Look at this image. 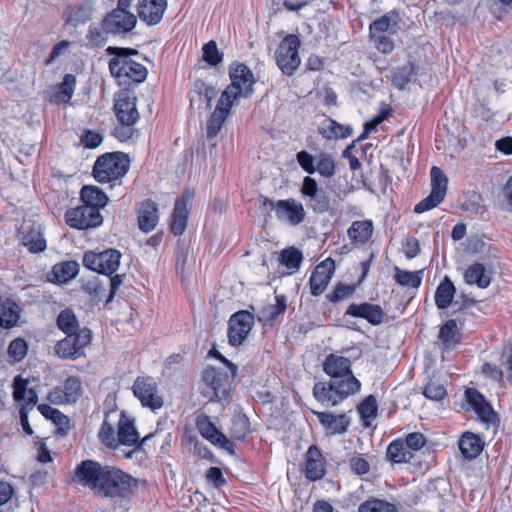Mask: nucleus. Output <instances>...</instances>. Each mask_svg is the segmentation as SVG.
Segmentation results:
<instances>
[{
    "mask_svg": "<svg viewBox=\"0 0 512 512\" xmlns=\"http://www.w3.org/2000/svg\"><path fill=\"white\" fill-rule=\"evenodd\" d=\"M387 457L394 463H404L412 458V452L401 440H395L387 448Z\"/></svg>",
    "mask_w": 512,
    "mask_h": 512,
    "instance_id": "obj_41",
    "label": "nucleus"
},
{
    "mask_svg": "<svg viewBox=\"0 0 512 512\" xmlns=\"http://www.w3.org/2000/svg\"><path fill=\"white\" fill-rule=\"evenodd\" d=\"M231 84L220 96L232 105L239 98H246L252 92L254 78L251 70L244 64H239L230 70Z\"/></svg>",
    "mask_w": 512,
    "mask_h": 512,
    "instance_id": "obj_6",
    "label": "nucleus"
},
{
    "mask_svg": "<svg viewBox=\"0 0 512 512\" xmlns=\"http://www.w3.org/2000/svg\"><path fill=\"white\" fill-rule=\"evenodd\" d=\"M373 230L374 226L371 220H358L351 224L347 230V235L351 243L365 244L371 238Z\"/></svg>",
    "mask_w": 512,
    "mask_h": 512,
    "instance_id": "obj_32",
    "label": "nucleus"
},
{
    "mask_svg": "<svg viewBox=\"0 0 512 512\" xmlns=\"http://www.w3.org/2000/svg\"><path fill=\"white\" fill-rule=\"evenodd\" d=\"M465 282L469 285H477L479 288H487L491 283V277L481 263L470 265L464 274Z\"/></svg>",
    "mask_w": 512,
    "mask_h": 512,
    "instance_id": "obj_34",
    "label": "nucleus"
},
{
    "mask_svg": "<svg viewBox=\"0 0 512 512\" xmlns=\"http://www.w3.org/2000/svg\"><path fill=\"white\" fill-rule=\"evenodd\" d=\"M299 165L309 174H313L316 171L314 166V158L307 151H300L296 155Z\"/></svg>",
    "mask_w": 512,
    "mask_h": 512,
    "instance_id": "obj_60",
    "label": "nucleus"
},
{
    "mask_svg": "<svg viewBox=\"0 0 512 512\" xmlns=\"http://www.w3.org/2000/svg\"><path fill=\"white\" fill-rule=\"evenodd\" d=\"M76 86V77L72 74H66L63 81L57 86L58 91L55 98L58 102L67 103L72 98Z\"/></svg>",
    "mask_w": 512,
    "mask_h": 512,
    "instance_id": "obj_43",
    "label": "nucleus"
},
{
    "mask_svg": "<svg viewBox=\"0 0 512 512\" xmlns=\"http://www.w3.org/2000/svg\"><path fill=\"white\" fill-rule=\"evenodd\" d=\"M100 441L109 448H116L118 446V439L115 436L114 429L107 420H104L99 431Z\"/></svg>",
    "mask_w": 512,
    "mask_h": 512,
    "instance_id": "obj_49",
    "label": "nucleus"
},
{
    "mask_svg": "<svg viewBox=\"0 0 512 512\" xmlns=\"http://www.w3.org/2000/svg\"><path fill=\"white\" fill-rule=\"evenodd\" d=\"M300 45V39L294 34H289L280 41L275 51V60L283 74L292 76L299 68L301 64Z\"/></svg>",
    "mask_w": 512,
    "mask_h": 512,
    "instance_id": "obj_5",
    "label": "nucleus"
},
{
    "mask_svg": "<svg viewBox=\"0 0 512 512\" xmlns=\"http://www.w3.org/2000/svg\"><path fill=\"white\" fill-rule=\"evenodd\" d=\"M129 158L122 152L104 154L96 160L93 176L99 183H117L128 172Z\"/></svg>",
    "mask_w": 512,
    "mask_h": 512,
    "instance_id": "obj_4",
    "label": "nucleus"
},
{
    "mask_svg": "<svg viewBox=\"0 0 512 512\" xmlns=\"http://www.w3.org/2000/svg\"><path fill=\"white\" fill-rule=\"evenodd\" d=\"M345 315L363 318L372 325L381 324L385 316L383 309L379 305L367 302L360 304H350L345 312Z\"/></svg>",
    "mask_w": 512,
    "mask_h": 512,
    "instance_id": "obj_23",
    "label": "nucleus"
},
{
    "mask_svg": "<svg viewBox=\"0 0 512 512\" xmlns=\"http://www.w3.org/2000/svg\"><path fill=\"white\" fill-rule=\"evenodd\" d=\"M254 326V316L252 313L241 310L234 313L229 320L228 327V342L230 345L237 347L240 346L251 329Z\"/></svg>",
    "mask_w": 512,
    "mask_h": 512,
    "instance_id": "obj_14",
    "label": "nucleus"
},
{
    "mask_svg": "<svg viewBox=\"0 0 512 512\" xmlns=\"http://www.w3.org/2000/svg\"><path fill=\"white\" fill-rule=\"evenodd\" d=\"M232 104L220 97L217 106L207 122V137L214 138L220 131Z\"/></svg>",
    "mask_w": 512,
    "mask_h": 512,
    "instance_id": "obj_29",
    "label": "nucleus"
},
{
    "mask_svg": "<svg viewBox=\"0 0 512 512\" xmlns=\"http://www.w3.org/2000/svg\"><path fill=\"white\" fill-rule=\"evenodd\" d=\"M124 274H116L112 277L106 278L105 281L99 278H94L85 285V290L95 297H103L108 292L106 303H109L114 298L117 290L123 284Z\"/></svg>",
    "mask_w": 512,
    "mask_h": 512,
    "instance_id": "obj_19",
    "label": "nucleus"
},
{
    "mask_svg": "<svg viewBox=\"0 0 512 512\" xmlns=\"http://www.w3.org/2000/svg\"><path fill=\"white\" fill-rule=\"evenodd\" d=\"M462 456L467 460L475 459L484 448L483 439L472 432H465L458 441Z\"/></svg>",
    "mask_w": 512,
    "mask_h": 512,
    "instance_id": "obj_28",
    "label": "nucleus"
},
{
    "mask_svg": "<svg viewBox=\"0 0 512 512\" xmlns=\"http://www.w3.org/2000/svg\"><path fill=\"white\" fill-rule=\"evenodd\" d=\"M137 23V17L130 11L113 9L104 19V30L111 34H125L130 32Z\"/></svg>",
    "mask_w": 512,
    "mask_h": 512,
    "instance_id": "obj_17",
    "label": "nucleus"
},
{
    "mask_svg": "<svg viewBox=\"0 0 512 512\" xmlns=\"http://www.w3.org/2000/svg\"><path fill=\"white\" fill-rule=\"evenodd\" d=\"M316 213H323L329 208V200L323 192L315 194V196L309 197L307 204Z\"/></svg>",
    "mask_w": 512,
    "mask_h": 512,
    "instance_id": "obj_55",
    "label": "nucleus"
},
{
    "mask_svg": "<svg viewBox=\"0 0 512 512\" xmlns=\"http://www.w3.org/2000/svg\"><path fill=\"white\" fill-rule=\"evenodd\" d=\"M404 444L410 451L419 450L425 445V437L421 433H411Z\"/></svg>",
    "mask_w": 512,
    "mask_h": 512,
    "instance_id": "obj_64",
    "label": "nucleus"
},
{
    "mask_svg": "<svg viewBox=\"0 0 512 512\" xmlns=\"http://www.w3.org/2000/svg\"><path fill=\"white\" fill-rule=\"evenodd\" d=\"M371 39L373 40L375 47L384 54H388L394 49L392 40L385 34L371 37Z\"/></svg>",
    "mask_w": 512,
    "mask_h": 512,
    "instance_id": "obj_62",
    "label": "nucleus"
},
{
    "mask_svg": "<svg viewBox=\"0 0 512 512\" xmlns=\"http://www.w3.org/2000/svg\"><path fill=\"white\" fill-rule=\"evenodd\" d=\"M455 286L453 282L445 276L443 281L438 285L435 293V304L439 309H446L452 303Z\"/></svg>",
    "mask_w": 512,
    "mask_h": 512,
    "instance_id": "obj_36",
    "label": "nucleus"
},
{
    "mask_svg": "<svg viewBox=\"0 0 512 512\" xmlns=\"http://www.w3.org/2000/svg\"><path fill=\"white\" fill-rule=\"evenodd\" d=\"M438 338L445 349H451L455 347L458 343L456 321L451 319L448 320L443 326H441Z\"/></svg>",
    "mask_w": 512,
    "mask_h": 512,
    "instance_id": "obj_40",
    "label": "nucleus"
},
{
    "mask_svg": "<svg viewBox=\"0 0 512 512\" xmlns=\"http://www.w3.org/2000/svg\"><path fill=\"white\" fill-rule=\"evenodd\" d=\"M315 168L324 177H331L334 175L335 163L332 156L328 154H321Z\"/></svg>",
    "mask_w": 512,
    "mask_h": 512,
    "instance_id": "obj_53",
    "label": "nucleus"
},
{
    "mask_svg": "<svg viewBox=\"0 0 512 512\" xmlns=\"http://www.w3.org/2000/svg\"><path fill=\"white\" fill-rule=\"evenodd\" d=\"M52 422L56 426L57 434L61 436H65L68 434L70 430V420L66 415L59 411L58 415L54 417Z\"/></svg>",
    "mask_w": 512,
    "mask_h": 512,
    "instance_id": "obj_63",
    "label": "nucleus"
},
{
    "mask_svg": "<svg viewBox=\"0 0 512 512\" xmlns=\"http://www.w3.org/2000/svg\"><path fill=\"white\" fill-rule=\"evenodd\" d=\"M19 234L22 245L30 252L38 253L45 250L46 241L39 225L24 222L19 229Z\"/></svg>",
    "mask_w": 512,
    "mask_h": 512,
    "instance_id": "obj_22",
    "label": "nucleus"
},
{
    "mask_svg": "<svg viewBox=\"0 0 512 512\" xmlns=\"http://www.w3.org/2000/svg\"><path fill=\"white\" fill-rule=\"evenodd\" d=\"M390 22L387 15L373 21L370 25V37L384 35L390 28Z\"/></svg>",
    "mask_w": 512,
    "mask_h": 512,
    "instance_id": "obj_58",
    "label": "nucleus"
},
{
    "mask_svg": "<svg viewBox=\"0 0 512 512\" xmlns=\"http://www.w3.org/2000/svg\"><path fill=\"white\" fill-rule=\"evenodd\" d=\"M196 428L200 435L212 445L234 454L233 443L215 426L210 416L199 415L196 419Z\"/></svg>",
    "mask_w": 512,
    "mask_h": 512,
    "instance_id": "obj_15",
    "label": "nucleus"
},
{
    "mask_svg": "<svg viewBox=\"0 0 512 512\" xmlns=\"http://www.w3.org/2000/svg\"><path fill=\"white\" fill-rule=\"evenodd\" d=\"M354 290L355 288L352 285L339 284L327 297L331 302H338L350 297L354 293Z\"/></svg>",
    "mask_w": 512,
    "mask_h": 512,
    "instance_id": "obj_57",
    "label": "nucleus"
},
{
    "mask_svg": "<svg viewBox=\"0 0 512 512\" xmlns=\"http://www.w3.org/2000/svg\"><path fill=\"white\" fill-rule=\"evenodd\" d=\"M66 223L79 230L96 228L103 222V216L96 208L81 205L76 208L69 209L65 213Z\"/></svg>",
    "mask_w": 512,
    "mask_h": 512,
    "instance_id": "obj_13",
    "label": "nucleus"
},
{
    "mask_svg": "<svg viewBox=\"0 0 512 512\" xmlns=\"http://www.w3.org/2000/svg\"><path fill=\"white\" fill-rule=\"evenodd\" d=\"M431 175V193L429 196L421 200L415 207V213H423L437 207L445 198L447 191L448 179L443 171L433 166L430 171Z\"/></svg>",
    "mask_w": 512,
    "mask_h": 512,
    "instance_id": "obj_11",
    "label": "nucleus"
},
{
    "mask_svg": "<svg viewBox=\"0 0 512 512\" xmlns=\"http://www.w3.org/2000/svg\"><path fill=\"white\" fill-rule=\"evenodd\" d=\"M203 60L212 66H216L222 61V54L219 52L215 41L211 40L203 48Z\"/></svg>",
    "mask_w": 512,
    "mask_h": 512,
    "instance_id": "obj_50",
    "label": "nucleus"
},
{
    "mask_svg": "<svg viewBox=\"0 0 512 512\" xmlns=\"http://www.w3.org/2000/svg\"><path fill=\"white\" fill-rule=\"evenodd\" d=\"M28 381L20 375L16 376L13 381V398L15 401H24L27 395Z\"/></svg>",
    "mask_w": 512,
    "mask_h": 512,
    "instance_id": "obj_59",
    "label": "nucleus"
},
{
    "mask_svg": "<svg viewBox=\"0 0 512 512\" xmlns=\"http://www.w3.org/2000/svg\"><path fill=\"white\" fill-rule=\"evenodd\" d=\"M313 413L317 416L319 422L333 433H344L347 430L349 420L344 414L334 415L328 412L317 411Z\"/></svg>",
    "mask_w": 512,
    "mask_h": 512,
    "instance_id": "obj_35",
    "label": "nucleus"
},
{
    "mask_svg": "<svg viewBox=\"0 0 512 512\" xmlns=\"http://www.w3.org/2000/svg\"><path fill=\"white\" fill-rule=\"evenodd\" d=\"M82 394V383L79 377L69 376L62 386L52 389L47 399L55 405L75 403Z\"/></svg>",
    "mask_w": 512,
    "mask_h": 512,
    "instance_id": "obj_16",
    "label": "nucleus"
},
{
    "mask_svg": "<svg viewBox=\"0 0 512 512\" xmlns=\"http://www.w3.org/2000/svg\"><path fill=\"white\" fill-rule=\"evenodd\" d=\"M465 399L481 421L485 423H492L495 421L496 413L477 389L468 388L465 391Z\"/></svg>",
    "mask_w": 512,
    "mask_h": 512,
    "instance_id": "obj_21",
    "label": "nucleus"
},
{
    "mask_svg": "<svg viewBox=\"0 0 512 512\" xmlns=\"http://www.w3.org/2000/svg\"><path fill=\"white\" fill-rule=\"evenodd\" d=\"M137 220L139 229L148 233L156 227L159 216L158 208L155 202L146 200L137 206Z\"/></svg>",
    "mask_w": 512,
    "mask_h": 512,
    "instance_id": "obj_26",
    "label": "nucleus"
},
{
    "mask_svg": "<svg viewBox=\"0 0 512 512\" xmlns=\"http://www.w3.org/2000/svg\"><path fill=\"white\" fill-rule=\"evenodd\" d=\"M114 111L118 121L127 127L133 126L139 118L135 97H119L115 102Z\"/></svg>",
    "mask_w": 512,
    "mask_h": 512,
    "instance_id": "obj_24",
    "label": "nucleus"
},
{
    "mask_svg": "<svg viewBox=\"0 0 512 512\" xmlns=\"http://www.w3.org/2000/svg\"><path fill=\"white\" fill-rule=\"evenodd\" d=\"M260 199L263 207L269 206L271 210L275 211L279 221L297 226L303 222L305 218L303 205L293 198L273 201L268 197L261 196Z\"/></svg>",
    "mask_w": 512,
    "mask_h": 512,
    "instance_id": "obj_9",
    "label": "nucleus"
},
{
    "mask_svg": "<svg viewBox=\"0 0 512 512\" xmlns=\"http://www.w3.org/2000/svg\"><path fill=\"white\" fill-rule=\"evenodd\" d=\"M79 272V265L76 261L58 263L53 267V274L57 281L67 282L74 278Z\"/></svg>",
    "mask_w": 512,
    "mask_h": 512,
    "instance_id": "obj_42",
    "label": "nucleus"
},
{
    "mask_svg": "<svg viewBox=\"0 0 512 512\" xmlns=\"http://www.w3.org/2000/svg\"><path fill=\"white\" fill-rule=\"evenodd\" d=\"M80 198L84 205L96 208L98 211L104 208L109 201L107 195L99 187L93 185L83 186Z\"/></svg>",
    "mask_w": 512,
    "mask_h": 512,
    "instance_id": "obj_33",
    "label": "nucleus"
},
{
    "mask_svg": "<svg viewBox=\"0 0 512 512\" xmlns=\"http://www.w3.org/2000/svg\"><path fill=\"white\" fill-rule=\"evenodd\" d=\"M90 329L82 328L78 333L66 335L54 346L55 354L61 359L75 360L85 355L84 349L91 343Z\"/></svg>",
    "mask_w": 512,
    "mask_h": 512,
    "instance_id": "obj_7",
    "label": "nucleus"
},
{
    "mask_svg": "<svg viewBox=\"0 0 512 512\" xmlns=\"http://www.w3.org/2000/svg\"><path fill=\"white\" fill-rule=\"evenodd\" d=\"M249 432V422L245 416H236L232 421L231 435L232 437L240 440L243 439Z\"/></svg>",
    "mask_w": 512,
    "mask_h": 512,
    "instance_id": "obj_52",
    "label": "nucleus"
},
{
    "mask_svg": "<svg viewBox=\"0 0 512 512\" xmlns=\"http://www.w3.org/2000/svg\"><path fill=\"white\" fill-rule=\"evenodd\" d=\"M9 355L15 360H22L27 353V344L22 339H14L8 347Z\"/></svg>",
    "mask_w": 512,
    "mask_h": 512,
    "instance_id": "obj_56",
    "label": "nucleus"
},
{
    "mask_svg": "<svg viewBox=\"0 0 512 512\" xmlns=\"http://www.w3.org/2000/svg\"><path fill=\"white\" fill-rule=\"evenodd\" d=\"M56 324L66 335L75 334L81 330L79 321L71 308H66L58 314Z\"/></svg>",
    "mask_w": 512,
    "mask_h": 512,
    "instance_id": "obj_37",
    "label": "nucleus"
},
{
    "mask_svg": "<svg viewBox=\"0 0 512 512\" xmlns=\"http://www.w3.org/2000/svg\"><path fill=\"white\" fill-rule=\"evenodd\" d=\"M276 303L265 306L262 310L261 319L265 321H272L280 314L284 313L286 309V298L283 295L275 297Z\"/></svg>",
    "mask_w": 512,
    "mask_h": 512,
    "instance_id": "obj_44",
    "label": "nucleus"
},
{
    "mask_svg": "<svg viewBox=\"0 0 512 512\" xmlns=\"http://www.w3.org/2000/svg\"><path fill=\"white\" fill-rule=\"evenodd\" d=\"M280 261L288 269L298 270L302 261V253L294 248L284 249L280 254Z\"/></svg>",
    "mask_w": 512,
    "mask_h": 512,
    "instance_id": "obj_46",
    "label": "nucleus"
},
{
    "mask_svg": "<svg viewBox=\"0 0 512 512\" xmlns=\"http://www.w3.org/2000/svg\"><path fill=\"white\" fill-rule=\"evenodd\" d=\"M394 270V279L399 285L412 288H418L421 285L423 270L412 272L401 270L398 267H395Z\"/></svg>",
    "mask_w": 512,
    "mask_h": 512,
    "instance_id": "obj_39",
    "label": "nucleus"
},
{
    "mask_svg": "<svg viewBox=\"0 0 512 512\" xmlns=\"http://www.w3.org/2000/svg\"><path fill=\"white\" fill-rule=\"evenodd\" d=\"M20 308L12 300L0 296V327L9 329L18 323Z\"/></svg>",
    "mask_w": 512,
    "mask_h": 512,
    "instance_id": "obj_31",
    "label": "nucleus"
},
{
    "mask_svg": "<svg viewBox=\"0 0 512 512\" xmlns=\"http://www.w3.org/2000/svg\"><path fill=\"white\" fill-rule=\"evenodd\" d=\"M107 34L111 33L104 30L103 23L101 25H91L86 38L92 46L101 47L107 41Z\"/></svg>",
    "mask_w": 512,
    "mask_h": 512,
    "instance_id": "obj_47",
    "label": "nucleus"
},
{
    "mask_svg": "<svg viewBox=\"0 0 512 512\" xmlns=\"http://www.w3.org/2000/svg\"><path fill=\"white\" fill-rule=\"evenodd\" d=\"M72 480L97 496L111 499H127L138 489V480L130 474L94 460L78 464Z\"/></svg>",
    "mask_w": 512,
    "mask_h": 512,
    "instance_id": "obj_1",
    "label": "nucleus"
},
{
    "mask_svg": "<svg viewBox=\"0 0 512 512\" xmlns=\"http://www.w3.org/2000/svg\"><path fill=\"white\" fill-rule=\"evenodd\" d=\"M106 53L113 57L109 60L108 67L111 75L121 84L129 81L141 83L147 77V69L144 65L134 60L139 52L132 48L109 46Z\"/></svg>",
    "mask_w": 512,
    "mask_h": 512,
    "instance_id": "obj_3",
    "label": "nucleus"
},
{
    "mask_svg": "<svg viewBox=\"0 0 512 512\" xmlns=\"http://www.w3.org/2000/svg\"><path fill=\"white\" fill-rule=\"evenodd\" d=\"M393 510V504L379 499H370L358 508V512H388Z\"/></svg>",
    "mask_w": 512,
    "mask_h": 512,
    "instance_id": "obj_48",
    "label": "nucleus"
},
{
    "mask_svg": "<svg viewBox=\"0 0 512 512\" xmlns=\"http://www.w3.org/2000/svg\"><path fill=\"white\" fill-rule=\"evenodd\" d=\"M134 396L140 401L143 407H147L152 411L163 407L164 401L159 394L158 386L154 378L150 376H138L134 381Z\"/></svg>",
    "mask_w": 512,
    "mask_h": 512,
    "instance_id": "obj_12",
    "label": "nucleus"
},
{
    "mask_svg": "<svg viewBox=\"0 0 512 512\" xmlns=\"http://www.w3.org/2000/svg\"><path fill=\"white\" fill-rule=\"evenodd\" d=\"M334 271L335 262L332 258L323 260L315 267L309 279L311 294L313 296L321 295L325 291Z\"/></svg>",
    "mask_w": 512,
    "mask_h": 512,
    "instance_id": "obj_18",
    "label": "nucleus"
},
{
    "mask_svg": "<svg viewBox=\"0 0 512 512\" xmlns=\"http://www.w3.org/2000/svg\"><path fill=\"white\" fill-rule=\"evenodd\" d=\"M414 73V64L412 62H408L404 66L394 71L392 78L393 84L399 89L404 88L405 85L410 82L411 77L413 76Z\"/></svg>",
    "mask_w": 512,
    "mask_h": 512,
    "instance_id": "obj_45",
    "label": "nucleus"
},
{
    "mask_svg": "<svg viewBox=\"0 0 512 512\" xmlns=\"http://www.w3.org/2000/svg\"><path fill=\"white\" fill-rule=\"evenodd\" d=\"M423 394L428 399L439 401L445 397L446 389L439 383L429 382L424 387Z\"/></svg>",
    "mask_w": 512,
    "mask_h": 512,
    "instance_id": "obj_54",
    "label": "nucleus"
},
{
    "mask_svg": "<svg viewBox=\"0 0 512 512\" xmlns=\"http://www.w3.org/2000/svg\"><path fill=\"white\" fill-rule=\"evenodd\" d=\"M322 366L330 381L317 382L313 387V395L322 405L336 406L360 391L361 383L351 370L349 358L331 353L326 356Z\"/></svg>",
    "mask_w": 512,
    "mask_h": 512,
    "instance_id": "obj_2",
    "label": "nucleus"
},
{
    "mask_svg": "<svg viewBox=\"0 0 512 512\" xmlns=\"http://www.w3.org/2000/svg\"><path fill=\"white\" fill-rule=\"evenodd\" d=\"M118 445L132 446L138 443L139 434L137 433L133 423L127 419H121L119 422L117 433Z\"/></svg>",
    "mask_w": 512,
    "mask_h": 512,
    "instance_id": "obj_38",
    "label": "nucleus"
},
{
    "mask_svg": "<svg viewBox=\"0 0 512 512\" xmlns=\"http://www.w3.org/2000/svg\"><path fill=\"white\" fill-rule=\"evenodd\" d=\"M351 470L357 475L367 474L370 470V464L361 456L352 457L349 461Z\"/></svg>",
    "mask_w": 512,
    "mask_h": 512,
    "instance_id": "obj_61",
    "label": "nucleus"
},
{
    "mask_svg": "<svg viewBox=\"0 0 512 512\" xmlns=\"http://www.w3.org/2000/svg\"><path fill=\"white\" fill-rule=\"evenodd\" d=\"M358 411L363 419H374L377 415L376 398L373 395L366 397L358 407Z\"/></svg>",
    "mask_w": 512,
    "mask_h": 512,
    "instance_id": "obj_51",
    "label": "nucleus"
},
{
    "mask_svg": "<svg viewBox=\"0 0 512 512\" xmlns=\"http://www.w3.org/2000/svg\"><path fill=\"white\" fill-rule=\"evenodd\" d=\"M166 8V0H139L138 15L148 25H155L161 21Z\"/></svg>",
    "mask_w": 512,
    "mask_h": 512,
    "instance_id": "obj_25",
    "label": "nucleus"
},
{
    "mask_svg": "<svg viewBox=\"0 0 512 512\" xmlns=\"http://www.w3.org/2000/svg\"><path fill=\"white\" fill-rule=\"evenodd\" d=\"M237 367L234 364H229V373L221 372L216 368L209 367L204 371L203 380L205 384L211 389V393L206 392L211 400L221 401L229 396L231 380L235 377Z\"/></svg>",
    "mask_w": 512,
    "mask_h": 512,
    "instance_id": "obj_8",
    "label": "nucleus"
},
{
    "mask_svg": "<svg viewBox=\"0 0 512 512\" xmlns=\"http://www.w3.org/2000/svg\"><path fill=\"white\" fill-rule=\"evenodd\" d=\"M194 198V192L187 190L176 200L171 221V231L174 235H182L187 226L189 215L188 204Z\"/></svg>",
    "mask_w": 512,
    "mask_h": 512,
    "instance_id": "obj_20",
    "label": "nucleus"
},
{
    "mask_svg": "<svg viewBox=\"0 0 512 512\" xmlns=\"http://www.w3.org/2000/svg\"><path fill=\"white\" fill-rule=\"evenodd\" d=\"M352 131L351 126L339 124L331 118H325L318 126V133L327 140L345 139Z\"/></svg>",
    "mask_w": 512,
    "mask_h": 512,
    "instance_id": "obj_30",
    "label": "nucleus"
},
{
    "mask_svg": "<svg viewBox=\"0 0 512 512\" xmlns=\"http://www.w3.org/2000/svg\"><path fill=\"white\" fill-rule=\"evenodd\" d=\"M121 253L116 249L101 252L87 251L83 255V265L100 274L111 276L120 265Z\"/></svg>",
    "mask_w": 512,
    "mask_h": 512,
    "instance_id": "obj_10",
    "label": "nucleus"
},
{
    "mask_svg": "<svg viewBox=\"0 0 512 512\" xmlns=\"http://www.w3.org/2000/svg\"><path fill=\"white\" fill-rule=\"evenodd\" d=\"M325 474V462L321 451L316 446H310L306 452L305 475L310 480H319Z\"/></svg>",
    "mask_w": 512,
    "mask_h": 512,
    "instance_id": "obj_27",
    "label": "nucleus"
}]
</instances>
